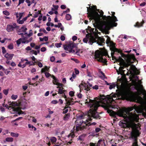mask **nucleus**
I'll return each mask as SVG.
<instances>
[{"label": "nucleus", "instance_id": "20", "mask_svg": "<svg viewBox=\"0 0 146 146\" xmlns=\"http://www.w3.org/2000/svg\"><path fill=\"white\" fill-rule=\"evenodd\" d=\"M107 96H108V97H107V101H109V102H110L114 101V100L113 99V97H114V96H111L110 95H108Z\"/></svg>", "mask_w": 146, "mask_h": 146}, {"label": "nucleus", "instance_id": "12", "mask_svg": "<svg viewBox=\"0 0 146 146\" xmlns=\"http://www.w3.org/2000/svg\"><path fill=\"white\" fill-rule=\"evenodd\" d=\"M119 125L123 128H125L126 127H129L130 125L125 121H120Z\"/></svg>", "mask_w": 146, "mask_h": 146}, {"label": "nucleus", "instance_id": "43", "mask_svg": "<svg viewBox=\"0 0 146 146\" xmlns=\"http://www.w3.org/2000/svg\"><path fill=\"white\" fill-rule=\"evenodd\" d=\"M115 86V85L114 84H113L110 85L109 89L110 90L112 89V88H114Z\"/></svg>", "mask_w": 146, "mask_h": 146}, {"label": "nucleus", "instance_id": "15", "mask_svg": "<svg viewBox=\"0 0 146 146\" xmlns=\"http://www.w3.org/2000/svg\"><path fill=\"white\" fill-rule=\"evenodd\" d=\"M114 50V52H116L117 54L118 53H119L121 54V56L122 57H124L125 56V54L122 52L121 50L120 49H118L117 48L115 47Z\"/></svg>", "mask_w": 146, "mask_h": 146}, {"label": "nucleus", "instance_id": "55", "mask_svg": "<svg viewBox=\"0 0 146 146\" xmlns=\"http://www.w3.org/2000/svg\"><path fill=\"white\" fill-rule=\"evenodd\" d=\"M125 62L123 61H122L121 62H119V65L120 66H124V63H125Z\"/></svg>", "mask_w": 146, "mask_h": 146}, {"label": "nucleus", "instance_id": "63", "mask_svg": "<svg viewBox=\"0 0 146 146\" xmlns=\"http://www.w3.org/2000/svg\"><path fill=\"white\" fill-rule=\"evenodd\" d=\"M38 65L40 68L42 67L43 66L42 64L40 62H38Z\"/></svg>", "mask_w": 146, "mask_h": 146}, {"label": "nucleus", "instance_id": "58", "mask_svg": "<svg viewBox=\"0 0 146 146\" xmlns=\"http://www.w3.org/2000/svg\"><path fill=\"white\" fill-rule=\"evenodd\" d=\"M78 140H80L81 141H83V137L82 136H80L78 137Z\"/></svg>", "mask_w": 146, "mask_h": 146}, {"label": "nucleus", "instance_id": "23", "mask_svg": "<svg viewBox=\"0 0 146 146\" xmlns=\"http://www.w3.org/2000/svg\"><path fill=\"white\" fill-rule=\"evenodd\" d=\"M49 69L48 68V67L46 66H45L44 68L42 69L41 70V72L42 73L45 72L46 71L48 72Z\"/></svg>", "mask_w": 146, "mask_h": 146}, {"label": "nucleus", "instance_id": "42", "mask_svg": "<svg viewBox=\"0 0 146 146\" xmlns=\"http://www.w3.org/2000/svg\"><path fill=\"white\" fill-rule=\"evenodd\" d=\"M27 28L25 27H22L21 28V30L22 31H23V32H25L27 30Z\"/></svg>", "mask_w": 146, "mask_h": 146}, {"label": "nucleus", "instance_id": "52", "mask_svg": "<svg viewBox=\"0 0 146 146\" xmlns=\"http://www.w3.org/2000/svg\"><path fill=\"white\" fill-rule=\"evenodd\" d=\"M45 76L47 78H48L51 75V74L48 72H45Z\"/></svg>", "mask_w": 146, "mask_h": 146}, {"label": "nucleus", "instance_id": "51", "mask_svg": "<svg viewBox=\"0 0 146 146\" xmlns=\"http://www.w3.org/2000/svg\"><path fill=\"white\" fill-rule=\"evenodd\" d=\"M2 53L3 54L6 53V50L5 48L4 47H2Z\"/></svg>", "mask_w": 146, "mask_h": 146}, {"label": "nucleus", "instance_id": "44", "mask_svg": "<svg viewBox=\"0 0 146 146\" xmlns=\"http://www.w3.org/2000/svg\"><path fill=\"white\" fill-rule=\"evenodd\" d=\"M71 59L72 60L74 61L76 63H78L79 62V61L77 59H75V58H71Z\"/></svg>", "mask_w": 146, "mask_h": 146}, {"label": "nucleus", "instance_id": "45", "mask_svg": "<svg viewBox=\"0 0 146 146\" xmlns=\"http://www.w3.org/2000/svg\"><path fill=\"white\" fill-rule=\"evenodd\" d=\"M58 80L56 78L52 81L54 85H56L55 84H56V83H58Z\"/></svg>", "mask_w": 146, "mask_h": 146}, {"label": "nucleus", "instance_id": "50", "mask_svg": "<svg viewBox=\"0 0 146 146\" xmlns=\"http://www.w3.org/2000/svg\"><path fill=\"white\" fill-rule=\"evenodd\" d=\"M67 102L66 104H67L68 105H73V104H71V101L70 100H68L66 101Z\"/></svg>", "mask_w": 146, "mask_h": 146}, {"label": "nucleus", "instance_id": "9", "mask_svg": "<svg viewBox=\"0 0 146 146\" xmlns=\"http://www.w3.org/2000/svg\"><path fill=\"white\" fill-rule=\"evenodd\" d=\"M81 85H82L84 88V89L86 90V94H88V92H89L90 93L91 92V90L92 89V88L93 89L97 90L98 89V86L97 85H95L94 86L92 87V85L90 84V83L87 84H81L79 86V87L80 89V91L81 92V90L82 88H81Z\"/></svg>", "mask_w": 146, "mask_h": 146}, {"label": "nucleus", "instance_id": "27", "mask_svg": "<svg viewBox=\"0 0 146 146\" xmlns=\"http://www.w3.org/2000/svg\"><path fill=\"white\" fill-rule=\"evenodd\" d=\"M41 11H38L35 12V14L34 15V16L33 17L35 18L37 17L39 14H40Z\"/></svg>", "mask_w": 146, "mask_h": 146}, {"label": "nucleus", "instance_id": "37", "mask_svg": "<svg viewBox=\"0 0 146 146\" xmlns=\"http://www.w3.org/2000/svg\"><path fill=\"white\" fill-rule=\"evenodd\" d=\"M102 18H112L113 17L112 16H106L105 15L102 16V17H101Z\"/></svg>", "mask_w": 146, "mask_h": 146}, {"label": "nucleus", "instance_id": "5", "mask_svg": "<svg viewBox=\"0 0 146 146\" xmlns=\"http://www.w3.org/2000/svg\"><path fill=\"white\" fill-rule=\"evenodd\" d=\"M122 96L125 98H132L138 101H140L142 99V97L139 95L140 94L137 92L135 93L129 90H124L121 93Z\"/></svg>", "mask_w": 146, "mask_h": 146}, {"label": "nucleus", "instance_id": "40", "mask_svg": "<svg viewBox=\"0 0 146 146\" xmlns=\"http://www.w3.org/2000/svg\"><path fill=\"white\" fill-rule=\"evenodd\" d=\"M21 40L22 38H20L17 41V44L18 45H19V44H21Z\"/></svg>", "mask_w": 146, "mask_h": 146}, {"label": "nucleus", "instance_id": "62", "mask_svg": "<svg viewBox=\"0 0 146 146\" xmlns=\"http://www.w3.org/2000/svg\"><path fill=\"white\" fill-rule=\"evenodd\" d=\"M77 38L76 36H73L72 38V40L73 41H74L77 39Z\"/></svg>", "mask_w": 146, "mask_h": 146}, {"label": "nucleus", "instance_id": "30", "mask_svg": "<svg viewBox=\"0 0 146 146\" xmlns=\"http://www.w3.org/2000/svg\"><path fill=\"white\" fill-rule=\"evenodd\" d=\"M50 139L51 141L53 143L55 142L56 141V137H51Z\"/></svg>", "mask_w": 146, "mask_h": 146}, {"label": "nucleus", "instance_id": "8", "mask_svg": "<svg viewBox=\"0 0 146 146\" xmlns=\"http://www.w3.org/2000/svg\"><path fill=\"white\" fill-rule=\"evenodd\" d=\"M64 49L67 51V53L72 52L77 55L79 54L80 50L74 49V48H76L75 47V46L73 43H70L68 44L67 46L64 45Z\"/></svg>", "mask_w": 146, "mask_h": 146}, {"label": "nucleus", "instance_id": "64", "mask_svg": "<svg viewBox=\"0 0 146 146\" xmlns=\"http://www.w3.org/2000/svg\"><path fill=\"white\" fill-rule=\"evenodd\" d=\"M25 50L27 51L30 50H31V48L30 46H28L25 48Z\"/></svg>", "mask_w": 146, "mask_h": 146}, {"label": "nucleus", "instance_id": "35", "mask_svg": "<svg viewBox=\"0 0 146 146\" xmlns=\"http://www.w3.org/2000/svg\"><path fill=\"white\" fill-rule=\"evenodd\" d=\"M53 6L54 8H52V11H54L55 9L57 10L58 7V5H53Z\"/></svg>", "mask_w": 146, "mask_h": 146}, {"label": "nucleus", "instance_id": "32", "mask_svg": "<svg viewBox=\"0 0 146 146\" xmlns=\"http://www.w3.org/2000/svg\"><path fill=\"white\" fill-rule=\"evenodd\" d=\"M33 0L32 1V2H31L30 1V0H25V2L27 3H28V6H29L31 5V4L33 3Z\"/></svg>", "mask_w": 146, "mask_h": 146}, {"label": "nucleus", "instance_id": "47", "mask_svg": "<svg viewBox=\"0 0 146 146\" xmlns=\"http://www.w3.org/2000/svg\"><path fill=\"white\" fill-rule=\"evenodd\" d=\"M3 93L4 94H5L6 95H7L8 92V90H4L3 91Z\"/></svg>", "mask_w": 146, "mask_h": 146}, {"label": "nucleus", "instance_id": "53", "mask_svg": "<svg viewBox=\"0 0 146 146\" xmlns=\"http://www.w3.org/2000/svg\"><path fill=\"white\" fill-rule=\"evenodd\" d=\"M60 39L62 41H64L65 40V37L63 35L61 36L60 37Z\"/></svg>", "mask_w": 146, "mask_h": 146}, {"label": "nucleus", "instance_id": "11", "mask_svg": "<svg viewBox=\"0 0 146 146\" xmlns=\"http://www.w3.org/2000/svg\"><path fill=\"white\" fill-rule=\"evenodd\" d=\"M19 27L15 23H12V24H11L8 25H7L6 30L9 32H13L14 31V29L16 28H19Z\"/></svg>", "mask_w": 146, "mask_h": 146}, {"label": "nucleus", "instance_id": "46", "mask_svg": "<svg viewBox=\"0 0 146 146\" xmlns=\"http://www.w3.org/2000/svg\"><path fill=\"white\" fill-rule=\"evenodd\" d=\"M62 44L60 43H56L55 44V45L56 46L57 48L60 47L61 46V45Z\"/></svg>", "mask_w": 146, "mask_h": 146}, {"label": "nucleus", "instance_id": "39", "mask_svg": "<svg viewBox=\"0 0 146 146\" xmlns=\"http://www.w3.org/2000/svg\"><path fill=\"white\" fill-rule=\"evenodd\" d=\"M8 48L10 49H12L13 48V46L12 44H11L7 46Z\"/></svg>", "mask_w": 146, "mask_h": 146}, {"label": "nucleus", "instance_id": "1", "mask_svg": "<svg viewBox=\"0 0 146 146\" xmlns=\"http://www.w3.org/2000/svg\"><path fill=\"white\" fill-rule=\"evenodd\" d=\"M90 98V96H88L87 98L88 100L86 99L85 102L86 104H88V106L90 108L88 113V118L85 121H80L78 123L76 124V129L77 131L82 130L84 129L87 128L90 125H96V122L91 123L89 122L92 119V117L96 119L101 118L99 113L97 111L98 108L100 106V101H97L95 99H91Z\"/></svg>", "mask_w": 146, "mask_h": 146}, {"label": "nucleus", "instance_id": "36", "mask_svg": "<svg viewBox=\"0 0 146 146\" xmlns=\"http://www.w3.org/2000/svg\"><path fill=\"white\" fill-rule=\"evenodd\" d=\"M39 31L40 32H43L46 34H47L48 33V32H46V30L44 28L40 29L39 30Z\"/></svg>", "mask_w": 146, "mask_h": 146}, {"label": "nucleus", "instance_id": "2", "mask_svg": "<svg viewBox=\"0 0 146 146\" xmlns=\"http://www.w3.org/2000/svg\"><path fill=\"white\" fill-rule=\"evenodd\" d=\"M107 104H104L102 106V107L105 110H107V112L109 113L110 115L114 117H115L116 115L120 117H122L124 119L132 118L134 117V114L130 113V111L134 109L135 111H137L138 107L136 105L132 107H128L127 108H124L120 109L117 113L115 112L112 110H110V108H114L110 104H109L108 102Z\"/></svg>", "mask_w": 146, "mask_h": 146}, {"label": "nucleus", "instance_id": "6", "mask_svg": "<svg viewBox=\"0 0 146 146\" xmlns=\"http://www.w3.org/2000/svg\"><path fill=\"white\" fill-rule=\"evenodd\" d=\"M106 43L108 45H109L110 46V50L111 51V56L112 59L114 60H115L117 62V58L116 57L114 56V54H117L116 52H114V50L115 48V44L112 41H111L110 37L107 36V38L106 41Z\"/></svg>", "mask_w": 146, "mask_h": 146}, {"label": "nucleus", "instance_id": "61", "mask_svg": "<svg viewBox=\"0 0 146 146\" xmlns=\"http://www.w3.org/2000/svg\"><path fill=\"white\" fill-rule=\"evenodd\" d=\"M40 47V45H38V46L36 45V46H35V48L36 50H38V49H39Z\"/></svg>", "mask_w": 146, "mask_h": 146}, {"label": "nucleus", "instance_id": "22", "mask_svg": "<svg viewBox=\"0 0 146 146\" xmlns=\"http://www.w3.org/2000/svg\"><path fill=\"white\" fill-rule=\"evenodd\" d=\"M22 20H20L21 19H17V21L20 24H22L27 19H22Z\"/></svg>", "mask_w": 146, "mask_h": 146}, {"label": "nucleus", "instance_id": "13", "mask_svg": "<svg viewBox=\"0 0 146 146\" xmlns=\"http://www.w3.org/2000/svg\"><path fill=\"white\" fill-rule=\"evenodd\" d=\"M98 43L100 45H102L103 44L105 43L104 41L105 40L104 38L99 37L98 39Z\"/></svg>", "mask_w": 146, "mask_h": 146}, {"label": "nucleus", "instance_id": "18", "mask_svg": "<svg viewBox=\"0 0 146 146\" xmlns=\"http://www.w3.org/2000/svg\"><path fill=\"white\" fill-rule=\"evenodd\" d=\"M17 18H21L22 17H24L25 15L24 12L18 13H17L15 14Z\"/></svg>", "mask_w": 146, "mask_h": 146}, {"label": "nucleus", "instance_id": "56", "mask_svg": "<svg viewBox=\"0 0 146 146\" xmlns=\"http://www.w3.org/2000/svg\"><path fill=\"white\" fill-rule=\"evenodd\" d=\"M55 60V58L54 56H52L50 58V60L52 62H54Z\"/></svg>", "mask_w": 146, "mask_h": 146}, {"label": "nucleus", "instance_id": "26", "mask_svg": "<svg viewBox=\"0 0 146 146\" xmlns=\"http://www.w3.org/2000/svg\"><path fill=\"white\" fill-rule=\"evenodd\" d=\"M66 90H62L60 88L58 89V93L60 94H64V92Z\"/></svg>", "mask_w": 146, "mask_h": 146}, {"label": "nucleus", "instance_id": "34", "mask_svg": "<svg viewBox=\"0 0 146 146\" xmlns=\"http://www.w3.org/2000/svg\"><path fill=\"white\" fill-rule=\"evenodd\" d=\"M124 60L122 58L121 56H119L118 58H117V62H119L121 61H123Z\"/></svg>", "mask_w": 146, "mask_h": 146}, {"label": "nucleus", "instance_id": "60", "mask_svg": "<svg viewBox=\"0 0 146 146\" xmlns=\"http://www.w3.org/2000/svg\"><path fill=\"white\" fill-rule=\"evenodd\" d=\"M30 45L33 48L35 46V44L34 43L31 42L30 43Z\"/></svg>", "mask_w": 146, "mask_h": 146}, {"label": "nucleus", "instance_id": "41", "mask_svg": "<svg viewBox=\"0 0 146 146\" xmlns=\"http://www.w3.org/2000/svg\"><path fill=\"white\" fill-rule=\"evenodd\" d=\"M74 92L73 91H70L69 92V95L71 97L74 96Z\"/></svg>", "mask_w": 146, "mask_h": 146}, {"label": "nucleus", "instance_id": "21", "mask_svg": "<svg viewBox=\"0 0 146 146\" xmlns=\"http://www.w3.org/2000/svg\"><path fill=\"white\" fill-rule=\"evenodd\" d=\"M70 113H68L65 115L63 117V120L64 121H67L70 118Z\"/></svg>", "mask_w": 146, "mask_h": 146}, {"label": "nucleus", "instance_id": "25", "mask_svg": "<svg viewBox=\"0 0 146 146\" xmlns=\"http://www.w3.org/2000/svg\"><path fill=\"white\" fill-rule=\"evenodd\" d=\"M13 141V139L12 137H7L5 139V141L7 142H11Z\"/></svg>", "mask_w": 146, "mask_h": 146}, {"label": "nucleus", "instance_id": "33", "mask_svg": "<svg viewBox=\"0 0 146 146\" xmlns=\"http://www.w3.org/2000/svg\"><path fill=\"white\" fill-rule=\"evenodd\" d=\"M109 13L112 15V17H113L112 18H117L115 16V13L113 12H111V14H110V12H108Z\"/></svg>", "mask_w": 146, "mask_h": 146}, {"label": "nucleus", "instance_id": "17", "mask_svg": "<svg viewBox=\"0 0 146 146\" xmlns=\"http://www.w3.org/2000/svg\"><path fill=\"white\" fill-rule=\"evenodd\" d=\"M14 54H9L8 53H7L5 54V57L8 60H11Z\"/></svg>", "mask_w": 146, "mask_h": 146}, {"label": "nucleus", "instance_id": "38", "mask_svg": "<svg viewBox=\"0 0 146 146\" xmlns=\"http://www.w3.org/2000/svg\"><path fill=\"white\" fill-rule=\"evenodd\" d=\"M17 95H15L14 94L12 95L11 96L12 99L13 100H16L17 98Z\"/></svg>", "mask_w": 146, "mask_h": 146}, {"label": "nucleus", "instance_id": "49", "mask_svg": "<svg viewBox=\"0 0 146 146\" xmlns=\"http://www.w3.org/2000/svg\"><path fill=\"white\" fill-rule=\"evenodd\" d=\"M3 13L4 14L6 15H9V12L7 11H3Z\"/></svg>", "mask_w": 146, "mask_h": 146}, {"label": "nucleus", "instance_id": "57", "mask_svg": "<svg viewBox=\"0 0 146 146\" xmlns=\"http://www.w3.org/2000/svg\"><path fill=\"white\" fill-rule=\"evenodd\" d=\"M101 130V129L99 128H96L95 129V132L97 133L99 132Z\"/></svg>", "mask_w": 146, "mask_h": 146}, {"label": "nucleus", "instance_id": "3", "mask_svg": "<svg viewBox=\"0 0 146 146\" xmlns=\"http://www.w3.org/2000/svg\"><path fill=\"white\" fill-rule=\"evenodd\" d=\"M90 21L94 19L96 24L100 26L102 29L109 30L111 28L116 27L117 23H115L117 19H89Z\"/></svg>", "mask_w": 146, "mask_h": 146}, {"label": "nucleus", "instance_id": "14", "mask_svg": "<svg viewBox=\"0 0 146 146\" xmlns=\"http://www.w3.org/2000/svg\"><path fill=\"white\" fill-rule=\"evenodd\" d=\"M144 23V22L143 20H142V22L140 23L137 22L134 25V26L137 28H139L143 26V25Z\"/></svg>", "mask_w": 146, "mask_h": 146}, {"label": "nucleus", "instance_id": "4", "mask_svg": "<svg viewBox=\"0 0 146 146\" xmlns=\"http://www.w3.org/2000/svg\"><path fill=\"white\" fill-rule=\"evenodd\" d=\"M88 7H87V17L89 18H100L103 16V11L100 9H98L96 5L90 6L88 5Z\"/></svg>", "mask_w": 146, "mask_h": 146}, {"label": "nucleus", "instance_id": "28", "mask_svg": "<svg viewBox=\"0 0 146 146\" xmlns=\"http://www.w3.org/2000/svg\"><path fill=\"white\" fill-rule=\"evenodd\" d=\"M26 64L27 65L29 64V66H34L35 65V63L33 62H31L30 61H29V62H26Z\"/></svg>", "mask_w": 146, "mask_h": 146}, {"label": "nucleus", "instance_id": "7", "mask_svg": "<svg viewBox=\"0 0 146 146\" xmlns=\"http://www.w3.org/2000/svg\"><path fill=\"white\" fill-rule=\"evenodd\" d=\"M94 56L96 59L99 58L97 61L100 62H103L104 56H108V52L106 51H100L96 50L95 52Z\"/></svg>", "mask_w": 146, "mask_h": 146}, {"label": "nucleus", "instance_id": "19", "mask_svg": "<svg viewBox=\"0 0 146 146\" xmlns=\"http://www.w3.org/2000/svg\"><path fill=\"white\" fill-rule=\"evenodd\" d=\"M124 66H120L119 67V70L116 69V71L117 72V73L118 74H121V72H124V70H123V69H124Z\"/></svg>", "mask_w": 146, "mask_h": 146}, {"label": "nucleus", "instance_id": "24", "mask_svg": "<svg viewBox=\"0 0 146 146\" xmlns=\"http://www.w3.org/2000/svg\"><path fill=\"white\" fill-rule=\"evenodd\" d=\"M11 136L13 137H18L19 135V134L17 133H15L14 132H11Z\"/></svg>", "mask_w": 146, "mask_h": 146}, {"label": "nucleus", "instance_id": "31", "mask_svg": "<svg viewBox=\"0 0 146 146\" xmlns=\"http://www.w3.org/2000/svg\"><path fill=\"white\" fill-rule=\"evenodd\" d=\"M56 85L58 86L57 87V88H60L61 87H62L63 86V85L61 83H56V84H55Z\"/></svg>", "mask_w": 146, "mask_h": 146}, {"label": "nucleus", "instance_id": "48", "mask_svg": "<svg viewBox=\"0 0 146 146\" xmlns=\"http://www.w3.org/2000/svg\"><path fill=\"white\" fill-rule=\"evenodd\" d=\"M21 118H22V117H19L18 118H17L16 119H15L14 120H13V121H11V123H14L15 121H17L18 120H19L20 119H21Z\"/></svg>", "mask_w": 146, "mask_h": 146}, {"label": "nucleus", "instance_id": "54", "mask_svg": "<svg viewBox=\"0 0 146 146\" xmlns=\"http://www.w3.org/2000/svg\"><path fill=\"white\" fill-rule=\"evenodd\" d=\"M46 50V48L45 47H43L41 48L40 50L41 52H43L45 51Z\"/></svg>", "mask_w": 146, "mask_h": 146}, {"label": "nucleus", "instance_id": "59", "mask_svg": "<svg viewBox=\"0 0 146 146\" xmlns=\"http://www.w3.org/2000/svg\"><path fill=\"white\" fill-rule=\"evenodd\" d=\"M71 15L69 14H67L66 15V18H71Z\"/></svg>", "mask_w": 146, "mask_h": 146}, {"label": "nucleus", "instance_id": "10", "mask_svg": "<svg viewBox=\"0 0 146 146\" xmlns=\"http://www.w3.org/2000/svg\"><path fill=\"white\" fill-rule=\"evenodd\" d=\"M127 63H124V67L128 68L129 66L133 63L134 61L136 60L135 55L134 54L129 55L127 56Z\"/></svg>", "mask_w": 146, "mask_h": 146}, {"label": "nucleus", "instance_id": "29", "mask_svg": "<svg viewBox=\"0 0 146 146\" xmlns=\"http://www.w3.org/2000/svg\"><path fill=\"white\" fill-rule=\"evenodd\" d=\"M75 136V135L74 134V132H72L69 135H68V137H71L72 138H74Z\"/></svg>", "mask_w": 146, "mask_h": 146}, {"label": "nucleus", "instance_id": "16", "mask_svg": "<svg viewBox=\"0 0 146 146\" xmlns=\"http://www.w3.org/2000/svg\"><path fill=\"white\" fill-rule=\"evenodd\" d=\"M103 141V140L100 139L98 141L97 143H90V146H100V143Z\"/></svg>", "mask_w": 146, "mask_h": 146}]
</instances>
